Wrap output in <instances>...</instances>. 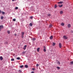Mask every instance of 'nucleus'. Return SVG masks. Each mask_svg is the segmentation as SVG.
<instances>
[{"label":"nucleus","instance_id":"nucleus-1","mask_svg":"<svg viewBox=\"0 0 73 73\" xmlns=\"http://www.w3.org/2000/svg\"><path fill=\"white\" fill-rule=\"evenodd\" d=\"M63 37L64 38V39H68V37H66V36L65 35Z\"/></svg>","mask_w":73,"mask_h":73},{"label":"nucleus","instance_id":"nucleus-2","mask_svg":"<svg viewBox=\"0 0 73 73\" xmlns=\"http://www.w3.org/2000/svg\"><path fill=\"white\" fill-rule=\"evenodd\" d=\"M43 48H44L43 50H44V52H45L46 51V47H45V46H44Z\"/></svg>","mask_w":73,"mask_h":73},{"label":"nucleus","instance_id":"nucleus-3","mask_svg":"<svg viewBox=\"0 0 73 73\" xmlns=\"http://www.w3.org/2000/svg\"><path fill=\"white\" fill-rule=\"evenodd\" d=\"M27 46V45H25L24 46V48H23V49H24V50H25L26 49Z\"/></svg>","mask_w":73,"mask_h":73},{"label":"nucleus","instance_id":"nucleus-4","mask_svg":"<svg viewBox=\"0 0 73 73\" xmlns=\"http://www.w3.org/2000/svg\"><path fill=\"white\" fill-rule=\"evenodd\" d=\"M59 48H61V47H62V45H61V43H60L59 44Z\"/></svg>","mask_w":73,"mask_h":73},{"label":"nucleus","instance_id":"nucleus-5","mask_svg":"<svg viewBox=\"0 0 73 73\" xmlns=\"http://www.w3.org/2000/svg\"><path fill=\"white\" fill-rule=\"evenodd\" d=\"M3 25H1L0 26V29H3Z\"/></svg>","mask_w":73,"mask_h":73},{"label":"nucleus","instance_id":"nucleus-6","mask_svg":"<svg viewBox=\"0 0 73 73\" xmlns=\"http://www.w3.org/2000/svg\"><path fill=\"white\" fill-rule=\"evenodd\" d=\"M3 59V56H1L0 57V60H1V61H2Z\"/></svg>","mask_w":73,"mask_h":73},{"label":"nucleus","instance_id":"nucleus-7","mask_svg":"<svg viewBox=\"0 0 73 73\" xmlns=\"http://www.w3.org/2000/svg\"><path fill=\"white\" fill-rule=\"evenodd\" d=\"M40 48H38L37 49V51L38 52H39L40 51Z\"/></svg>","mask_w":73,"mask_h":73},{"label":"nucleus","instance_id":"nucleus-8","mask_svg":"<svg viewBox=\"0 0 73 73\" xmlns=\"http://www.w3.org/2000/svg\"><path fill=\"white\" fill-rule=\"evenodd\" d=\"M68 28H70L71 27V25L70 24H68Z\"/></svg>","mask_w":73,"mask_h":73},{"label":"nucleus","instance_id":"nucleus-9","mask_svg":"<svg viewBox=\"0 0 73 73\" xmlns=\"http://www.w3.org/2000/svg\"><path fill=\"white\" fill-rule=\"evenodd\" d=\"M36 40V38H33V39H32V40H33V41H35Z\"/></svg>","mask_w":73,"mask_h":73},{"label":"nucleus","instance_id":"nucleus-10","mask_svg":"<svg viewBox=\"0 0 73 73\" xmlns=\"http://www.w3.org/2000/svg\"><path fill=\"white\" fill-rule=\"evenodd\" d=\"M63 2L62 1H60V2H58V4H62Z\"/></svg>","mask_w":73,"mask_h":73},{"label":"nucleus","instance_id":"nucleus-11","mask_svg":"<svg viewBox=\"0 0 73 73\" xmlns=\"http://www.w3.org/2000/svg\"><path fill=\"white\" fill-rule=\"evenodd\" d=\"M58 6L60 8H61V7L63 6V5L62 4L61 5H59Z\"/></svg>","mask_w":73,"mask_h":73},{"label":"nucleus","instance_id":"nucleus-12","mask_svg":"<svg viewBox=\"0 0 73 73\" xmlns=\"http://www.w3.org/2000/svg\"><path fill=\"white\" fill-rule=\"evenodd\" d=\"M52 26H53L51 24H50L49 28H52Z\"/></svg>","mask_w":73,"mask_h":73},{"label":"nucleus","instance_id":"nucleus-13","mask_svg":"<svg viewBox=\"0 0 73 73\" xmlns=\"http://www.w3.org/2000/svg\"><path fill=\"white\" fill-rule=\"evenodd\" d=\"M50 38V40H52V39H53V36H51Z\"/></svg>","mask_w":73,"mask_h":73},{"label":"nucleus","instance_id":"nucleus-14","mask_svg":"<svg viewBox=\"0 0 73 73\" xmlns=\"http://www.w3.org/2000/svg\"><path fill=\"white\" fill-rule=\"evenodd\" d=\"M63 13V11H61L60 12V14L62 15Z\"/></svg>","mask_w":73,"mask_h":73},{"label":"nucleus","instance_id":"nucleus-15","mask_svg":"<svg viewBox=\"0 0 73 73\" xmlns=\"http://www.w3.org/2000/svg\"><path fill=\"white\" fill-rule=\"evenodd\" d=\"M25 67L26 68H28V65H25Z\"/></svg>","mask_w":73,"mask_h":73},{"label":"nucleus","instance_id":"nucleus-16","mask_svg":"<svg viewBox=\"0 0 73 73\" xmlns=\"http://www.w3.org/2000/svg\"><path fill=\"white\" fill-rule=\"evenodd\" d=\"M3 19H4V17H3V16H2L1 17V20H3Z\"/></svg>","mask_w":73,"mask_h":73},{"label":"nucleus","instance_id":"nucleus-17","mask_svg":"<svg viewBox=\"0 0 73 73\" xmlns=\"http://www.w3.org/2000/svg\"><path fill=\"white\" fill-rule=\"evenodd\" d=\"M23 67H24V66L22 65L20 67V68H23Z\"/></svg>","mask_w":73,"mask_h":73},{"label":"nucleus","instance_id":"nucleus-18","mask_svg":"<svg viewBox=\"0 0 73 73\" xmlns=\"http://www.w3.org/2000/svg\"><path fill=\"white\" fill-rule=\"evenodd\" d=\"M29 25H30V26H31V27H32V26L33 25L32 23H30Z\"/></svg>","mask_w":73,"mask_h":73},{"label":"nucleus","instance_id":"nucleus-19","mask_svg":"<svg viewBox=\"0 0 73 73\" xmlns=\"http://www.w3.org/2000/svg\"><path fill=\"white\" fill-rule=\"evenodd\" d=\"M24 32H22V36H24Z\"/></svg>","mask_w":73,"mask_h":73},{"label":"nucleus","instance_id":"nucleus-20","mask_svg":"<svg viewBox=\"0 0 73 73\" xmlns=\"http://www.w3.org/2000/svg\"><path fill=\"white\" fill-rule=\"evenodd\" d=\"M57 5H55L54 6V7L55 8H57Z\"/></svg>","mask_w":73,"mask_h":73},{"label":"nucleus","instance_id":"nucleus-21","mask_svg":"<svg viewBox=\"0 0 73 73\" xmlns=\"http://www.w3.org/2000/svg\"><path fill=\"white\" fill-rule=\"evenodd\" d=\"M57 64H58V65H60V61L58 62Z\"/></svg>","mask_w":73,"mask_h":73},{"label":"nucleus","instance_id":"nucleus-22","mask_svg":"<svg viewBox=\"0 0 73 73\" xmlns=\"http://www.w3.org/2000/svg\"><path fill=\"white\" fill-rule=\"evenodd\" d=\"M61 25L62 26H64V23H62Z\"/></svg>","mask_w":73,"mask_h":73},{"label":"nucleus","instance_id":"nucleus-23","mask_svg":"<svg viewBox=\"0 0 73 73\" xmlns=\"http://www.w3.org/2000/svg\"><path fill=\"white\" fill-rule=\"evenodd\" d=\"M55 45H56V43L54 42L53 43L52 45L53 46H54Z\"/></svg>","mask_w":73,"mask_h":73},{"label":"nucleus","instance_id":"nucleus-24","mask_svg":"<svg viewBox=\"0 0 73 73\" xmlns=\"http://www.w3.org/2000/svg\"><path fill=\"white\" fill-rule=\"evenodd\" d=\"M2 13L3 15H5V13L4 12L2 11Z\"/></svg>","mask_w":73,"mask_h":73},{"label":"nucleus","instance_id":"nucleus-25","mask_svg":"<svg viewBox=\"0 0 73 73\" xmlns=\"http://www.w3.org/2000/svg\"><path fill=\"white\" fill-rule=\"evenodd\" d=\"M11 60L12 61H15V59H14V58H13Z\"/></svg>","mask_w":73,"mask_h":73},{"label":"nucleus","instance_id":"nucleus-26","mask_svg":"<svg viewBox=\"0 0 73 73\" xmlns=\"http://www.w3.org/2000/svg\"><path fill=\"white\" fill-rule=\"evenodd\" d=\"M7 33H8V34H10V31H7Z\"/></svg>","mask_w":73,"mask_h":73},{"label":"nucleus","instance_id":"nucleus-27","mask_svg":"<svg viewBox=\"0 0 73 73\" xmlns=\"http://www.w3.org/2000/svg\"><path fill=\"white\" fill-rule=\"evenodd\" d=\"M5 44H8V42L6 41L5 42Z\"/></svg>","mask_w":73,"mask_h":73},{"label":"nucleus","instance_id":"nucleus-28","mask_svg":"<svg viewBox=\"0 0 73 73\" xmlns=\"http://www.w3.org/2000/svg\"><path fill=\"white\" fill-rule=\"evenodd\" d=\"M17 60H20V58L18 57L17 58Z\"/></svg>","mask_w":73,"mask_h":73},{"label":"nucleus","instance_id":"nucleus-29","mask_svg":"<svg viewBox=\"0 0 73 73\" xmlns=\"http://www.w3.org/2000/svg\"><path fill=\"white\" fill-rule=\"evenodd\" d=\"M70 63L71 64H73V61L71 62Z\"/></svg>","mask_w":73,"mask_h":73},{"label":"nucleus","instance_id":"nucleus-30","mask_svg":"<svg viewBox=\"0 0 73 73\" xmlns=\"http://www.w3.org/2000/svg\"><path fill=\"white\" fill-rule=\"evenodd\" d=\"M57 68L58 69H60V68L59 67L57 66Z\"/></svg>","mask_w":73,"mask_h":73},{"label":"nucleus","instance_id":"nucleus-31","mask_svg":"<svg viewBox=\"0 0 73 73\" xmlns=\"http://www.w3.org/2000/svg\"><path fill=\"white\" fill-rule=\"evenodd\" d=\"M13 21H16V19H13Z\"/></svg>","mask_w":73,"mask_h":73},{"label":"nucleus","instance_id":"nucleus-32","mask_svg":"<svg viewBox=\"0 0 73 73\" xmlns=\"http://www.w3.org/2000/svg\"><path fill=\"white\" fill-rule=\"evenodd\" d=\"M25 52H25L23 51V52L22 53L23 54H25Z\"/></svg>","mask_w":73,"mask_h":73},{"label":"nucleus","instance_id":"nucleus-33","mask_svg":"<svg viewBox=\"0 0 73 73\" xmlns=\"http://www.w3.org/2000/svg\"><path fill=\"white\" fill-rule=\"evenodd\" d=\"M18 8H19L18 7H16L15 8V9H18Z\"/></svg>","mask_w":73,"mask_h":73},{"label":"nucleus","instance_id":"nucleus-34","mask_svg":"<svg viewBox=\"0 0 73 73\" xmlns=\"http://www.w3.org/2000/svg\"><path fill=\"white\" fill-rule=\"evenodd\" d=\"M30 18L31 19H33V17L31 16L30 17Z\"/></svg>","mask_w":73,"mask_h":73},{"label":"nucleus","instance_id":"nucleus-35","mask_svg":"<svg viewBox=\"0 0 73 73\" xmlns=\"http://www.w3.org/2000/svg\"><path fill=\"white\" fill-rule=\"evenodd\" d=\"M36 66L38 67L39 66V64H36Z\"/></svg>","mask_w":73,"mask_h":73},{"label":"nucleus","instance_id":"nucleus-36","mask_svg":"<svg viewBox=\"0 0 73 73\" xmlns=\"http://www.w3.org/2000/svg\"><path fill=\"white\" fill-rule=\"evenodd\" d=\"M51 16V15H50V14H48V16Z\"/></svg>","mask_w":73,"mask_h":73},{"label":"nucleus","instance_id":"nucleus-37","mask_svg":"<svg viewBox=\"0 0 73 73\" xmlns=\"http://www.w3.org/2000/svg\"><path fill=\"white\" fill-rule=\"evenodd\" d=\"M19 72H20V73H21L22 71H21V70H19Z\"/></svg>","mask_w":73,"mask_h":73},{"label":"nucleus","instance_id":"nucleus-38","mask_svg":"<svg viewBox=\"0 0 73 73\" xmlns=\"http://www.w3.org/2000/svg\"><path fill=\"white\" fill-rule=\"evenodd\" d=\"M15 36H17V34H15Z\"/></svg>","mask_w":73,"mask_h":73},{"label":"nucleus","instance_id":"nucleus-39","mask_svg":"<svg viewBox=\"0 0 73 73\" xmlns=\"http://www.w3.org/2000/svg\"><path fill=\"white\" fill-rule=\"evenodd\" d=\"M32 70H35V69L34 68H33Z\"/></svg>","mask_w":73,"mask_h":73},{"label":"nucleus","instance_id":"nucleus-40","mask_svg":"<svg viewBox=\"0 0 73 73\" xmlns=\"http://www.w3.org/2000/svg\"><path fill=\"white\" fill-rule=\"evenodd\" d=\"M23 36L24 35H22V38H23L24 37V36Z\"/></svg>","mask_w":73,"mask_h":73},{"label":"nucleus","instance_id":"nucleus-41","mask_svg":"<svg viewBox=\"0 0 73 73\" xmlns=\"http://www.w3.org/2000/svg\"><path fill=\"white\" fill-rule=\"evenodd\" d=\"M1 13V10H0V13Z\"/></svg>","mask_w":73,"mask_h":73},{"label":"nucleus","instance_id":"nucleus-42","mask_svg":"<svg viewBox=\"0 0 73 73\" xmlns=\"http://www.w3.org/2000/svg\"><path fill=\"white\" fill-rule=\"evenodd\" d=\"M16 0H12V1H16Z\"/></svg>","mask_w":73,"mask_h":73},{"label":"nucleus","instance_id":"nucleus-43","mask_svg":"<svg viewBox=\"0 0 73 73\" xmlns=\"http://www.w3.org/2000/svg\"><path fill=\"white\" fill-rule=\"evenodd\" d=\"M31 73H34V72H33H33H31Z\"/></svg>","mask_w":73,"mask_h":73},{"label":"nucleus","instance_id":"nucleus-44","mask_svg":"<svg viewBox=\"0 0 73 73\" xmlns=\"http://www.w3.org/2000/svg\"><path fill=\"white\" fill-rule=\"evenodd\" d=\"M71 32H72V33H73V31H72Z\"/></svg>","mask_w":73,"mask_h":73},{"label":"nucleus","instance_id":"nucleus-45","mask_svg":"<svg viewBox=\"0 0 73 73\" xmlns=\"http://www.w3.org/2000/svg\"><path fill=\"white\" fill-rule=\"evenodd\" d=\"M1 29H0V31H1V30H0Z\"/></svg>","mask_w":73,"mask_h":73}]
</instances>
